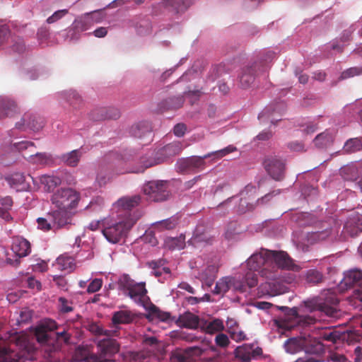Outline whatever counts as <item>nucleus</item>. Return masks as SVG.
<instances>
[{"mask_svg": "<svg viewBox=\"0 0 362 362\" xmlns=\"http://www.w3.org/2000/svg\"><path fill=\"white\" fill-rule=\"evenodd\" d=\"M59 309L61 313H66L72 311L71 302L66 300L65 298L60 297L59 298Z\"/></svg>", "mask_w": 362, "mask_h": 362, "instance_id": "obj_56", "label": "nucleus"}, {"mask_svg": "<svg viewBox=\"0 0 362 362\" xmlns=\"http://www.w3.org/2000/svg\"><path fill=\"white\" fill-rule=\"evenodd\" d=\"M254 67H247L244 69L240 76V83L242 88H246L250 86L254 81L253 73L255 71Z\"/></svg>", "mask_w": 362, "mask_h": 362, "instance_id": "obj_39", "label": "nucleus"}, {"mask_svg": "<svg viewBox=\"0 0 362 362\" xmlns=\"http://www.w3.org/2000/svg\"><path fill=\"white\" fill-rule=\"evenodd\" d=\"M329 233V231L327 230L323 231H315L307 233L306 234L303 235V237L307 239L308 244H314L318 241L325 240L328 238Z\"/></svg>", "mask_w": 362, "mask_h": 362, "instance_id": "obj_40", "label": "nucleus"}, {"mask_svg": "<svg viewBox=\"0 0 362 362\" xmlns=\"http://www.w3.org/2000/svg\"><path fill=\"white\" fill-rule=\"evenodd\" d=\"M142 191L146 199L153 202H163L168 199V183L163 180H153L145 183Z\"/></svg>", "mask_w": 362, "mask_h": 362, "instance_id": "obj_9", "label": "nucleus"}, {"mask_svg": "<svg viewBox=\"0 0 362 362\" xmlns=\"http://www.w3.org/2000/svg\"><path fill=\"white\" fill-rule=\"evenodd\" d=\"M341 173L346 180H356L362 175V163H354L341 169Z\"/></svg>", "mask_w": 362, "mask_h": 362, "instance_id": "obj_26", "label": "nucleus"}, {"mask_svg": "<svg viewBox=\"0 0 362 362\" xmlns=\"http://www.w3.org/2000/svg\"><path fill=\"white\" fill-rule=\"evenodd\" d=\"M239 205L237 209V211L239 213H244L247 210H251L253 208L252 203L249 202L246 199H243L240 197L239 199Z\"/></svg>", "mask_w": 362, "mask_h": 362, "instance_id": "obj_59", "label": "nucleus"}, {"mask_svg": "<svg viewBox=\"0 0 362 362\" xmlns=\"http://www.w3.org/2000/svg\"><path fill=\"white\" fill-rule=\"evenodd\" d=\"M141 198L138 195H134L132 197H123L119 199L115 203L113 204L112 210H115L117 212V215L123 214H138L139 215V218L141 214L140 212H134L130 213V211L132 208L136 206L140 203Z\"/></svg>", "mask_w": 362, "mask_h": 362, "instance_id": "obj_14", "label": "nucleus"}, {"mask_svg": "<svg viewBox=\"0 0 362 362\" xmlns=\"http://www.w3.org/2000/svg\"><path fill=\"white\" fill-rule=\"evenodd\" d=\"M131 134L137 138H145L147 142L152 141L151 128L146 122H142L133 125L130 130Z\"/></svg>", "mask_w": 362, "mask_h": 362, "instance_id": "obj_23", "label": "nucleus"}, {"mask_svg": "<svg viewBox=\"0 0 362 362\" xmlns=\"http://www.w3.org/2000/svg\"><path fill=\"white\" fill-rule=\"evenodd\" d=\"M150 267L153 269L152 273L156 276H160L162 274H169L170 269L168 267L163 266V262L162 260L158 262L153 261L149 263Z\"/></svg>", "mask_w": 362, "mask_h": 362, "instance_id": "obj_46", "label": "nucleus"}, {"mask_svg": "<svg viewBox=\"0 0 362 362\" xmlns=\"http://www.w3.org/2000/svg\"><path fill=\"white\" fill-rule=\"evenodd\" d=\"M257 194V188L252 185H247L243 190L240 192V196L247 201L255 199Z\"/></svg>", "mask_w": 362, "mask_h": 362, "instance_id": "obj_50", "label": "nucleus"}, {"mask_svg": "<svg viewBox=\"0 0 362 362\" xmlns=\"http://www.w3.org/2000/svg\"><path fill=\"white\" fill-rule=\"evenodd\" d=\"M182 149V146L180 142L175 141L171 143L164 148V151L170 156L176 155L179 153Z\"/></svg>", "mask_w": 362, "mask_h": 362, "instance_id": "obj_53", "label": "nucleus"}, {"mask_svg": "<svg viewBox=\"0 0 362 362\" xmlns=\"http://www.w3.org/2000/svg\"><path fill=\"white\" fill-rule=\"evenodd\" d=\"M362 74V69L360 67H351L344 71L340 76L341 79H346Z\"/></svg>", "mask_w": 362, "mask_h": 362, "instance_id": "obj_55", "label": "nucleus"}, {"mask_svg": "<svg viewBox=\"0 0 362 362\" xmlns=\"http://www.w3.org/2000/svg\"><path fill=\"white\" fill-rule=\"evenodd\" d=\"M49 215H54V211H51L48 212L45 217H40L37 219V228L44 230L48 231L54 228H59L65 226L66 225H59L57 220L54 217H49Z\"/></svg>", "mask_w": 362, "mask_h": 362, "instance_id": "obj_25", "label": "nucleus"}, {"mask_svg": "<svg viewBox=\"0 0 362 362\" xmlns=\"http://www.w3.org/2000/svg\"><path fill=\"white\" fill-rule=\"evenodd\" d=\"M98 347L104 356H111L119 351V344L116 340L109 338L100 339L98 343Z\"/></svg>", "mask_w": 362, "mask_h": 362, "instance_id": "obj_24", "label": "nucleus"}, {"mask_svg": "<svg viewBox=\"0 0 362 362\" xmlns=\"http://www.w3.org/2000/svg\"><path fill=\"white\" fill-rule=\"evenodd\" d=\"M334 132L332 130H326L319 134L313 140L315 146L317 148H326L334 141Z\"/></svg>", "mask_w": 362, "mask_h": 362, "instance_id": "obj_28", "label": "nucleus"}, {"mask_svg": "<svg viewBox=\"0 0 362 362\" xmlns=\"http://www.w3.org/2000/svg\"><path fill=\"white\" fill-rule=\"evenodd\" d=\"M76 355H81V359H85L87 361V362H115L114 361L109 360V359H103L102 358H98V356L95 355H92L89 356V352L88 351L83 348L78 346L76 351ZM131 362H149L148 360L146 358H143L142 360H136L134 359Z\"/></svg>", "mask_w": 362, "mask_h": 362, "instance_id": "obj_29", "label": "nucleus"}, {"mask_svg": "<svg viewBox=\"0 0 362 362\" xmlns=\"http://www.w3.org/2000/svg\"><path fill=\"white\" fill-rule=\"evenodd\" d=\"M284 109L285 105L283 103L268 105L259 113L258 118L261 122L268 119L270 120L272 124H275L281 119L278 116L281 115Z\"/></svg>", "mask_w": 362, "mask_h": 362, "instance_id": "obj_18", "label": "nucleus"}, {"mask_svg": "<svg viewBox=\"0 0 362 362\" xmlns=\"http://www.w3.org/2000/svg\"><path fill=\"white\" fill-rule=\"evenodd\" d=\"M117 280L118 288L125 295L129 296L135 303L144 307L147 311L146 318L152 322H168L170 315L167 312L159 310L156 305L150 302L147 296V290L145 288L144 282L136 283L131 277L126 274L119 276L118 278L111 275V279Z\"/></svg>", "mask_w": 362, "mask_h": 362, "instance_id": "obj_2", "label": "nucleus"}, {"mask_svg": "<svg viewBox=\"0 0 362 362\" xmlns=\"http://www.w3.org/2000/svg\"><path fill=\"white\" fill-rule=\"evenodd\" d=\"M86 13L88 14L90 20H92L91 23L93 25L95 23L101 22L105 18V14L100 10H96Z\"/></svg>", "mask_w": 362, "mask_h": 362, "instance_id": "obj_57", "label": "nucleus"}, {"mask_svg": "<svg viewBox=\"0 0 362 362\" xmlns=\"http://www.w3.org/2000/svg\"><path fill=\"white\" fill-rule=\"evenodd\" d=\"M6 180L11 188L17 192L26 191L29 189V183L25 176L21 173H14L6 177Z\"/></svg>", "mask_w": 362, "mask_h": 362, "instance_id": "obj_20", "label": "nucleus"}, {"mask_svg": "<svg viewBox=\"0 0 362 362\" xmlns=\"http://www.w3.org/2000/svg\"><path fill=\"white\" fill-rule=\"evenodd\" d=\"M197 351V347H189L185 350H175L171 357L173 362H192V356Z\"/></svg>", "mask_w": 362, "mask_h": 362, "instance_id": "obj_27", "label": "nucleus"}, {"mask_svg": "<svg viewBox=\"0 0 362 362\" xmlns=\"http://www.w3.org/2000/svg\"><path fill=\"white\" fill-rule=\"evenodd\" d=\"M12 204L13 201L10 197H0V217L6 221H9L11 219L8 210L11 208Z\"/></svg>", "mask_w": 362, "mask_h": 362, "instance_id": "obj_34", "label": "nucleus"}, {"mask_svg": "<svg viewBox=\"0 0 362 362\" xmlns=\"http://www.w3.org/2000/svg\"><path fill=\"white\" fill-rule=\"evenodd\" d=\"M264 168L269 175L276 180H280L284 175V163L278 157H268L265 159Z\"/></svg>", "mask_w": 362, "mask_h": 362, "instance_id": "obj_15", "label": "nucleus"}, {"mask_svg": "<svg viewBox=\"0 0 362 362\" xmlns=\"http://www.w3.org/2000/svg\"><path fill=\"white\" fill-rule=\"evenodd\" d=\"M218 268L219 264L216 259L208 261L202 265L196 276L202 281L203 286L211 287L216 278Z\"/></svg>", "mask_w": 362, "mask_h": 362, "instance_id": "obj_13", "label": "nucleus"}, {"mask_svg": "<svg viewBox=\"0 0 362 362\" xmlns=\"http://www.w3.org/2000/svg\"><path fill=\"white\" fill-rule=\"evenodd\" d=\"M103 285V281L100 279H93L88 285L87 291L89 293H93L98 291Z\"/></svg>", "mask_w": 362, "mask_h": 362, "instance_id": "obj_60", "label": "nucleus"}, {"mask_svg": "<svg viewBox=\"0 0 362 362\" xmlns=\"http://www.w3.org/2000/svg\"><path fill=\"white\" fill-rule=\"evenodd\" d=\"M215 341L217 346L220 347H226L229 344V339L225 334H218L215 337Z\"/></svg>", "mask_w": 362, "mask_h": 362, "instance_id": "obj_61", "label": "nucleus"}, {"mask_svg": "<svg viewBox=\"0 0 362 362\" xmlns=\"http://www.w3.org/2000/svg\"><path fill=\"white\" fill-rule=\"evenodd\" d=\"M318 338L319 339L334 342L338 338V335L329 329H325L320 331Z\"/></svg>", "mask_w": 362, "mask_h": 362, "instance_id": "obj_51", "label": "nucleus"}, {"mask_svg": "<svg viewBox=\"0 0 362 362\" xmlns=\"http://www.w3.org/2000/svg\"><path fill=\"white\" fill-rule=\"evenodd\" d=\"M278 309L285 311V315L274 321L279 332L283 333L284 330H289L298 324L308 325L314 323L316 318L314 315L300 316L296 308H288L284 306H277Z\"/></svg>", "mask_w": 362, "mask_h": 362, "instance_id": "obj_5", "label": "nucleus"}, {"mask_svg": "<svg viewBox=\"0 0 362 362\" xmlns=\"http://www.w3.org/2000/svg\"><path fill=\"white\" fill-rule=\"evenodd\" d=\"M139 219V215L138 214H121L115 216L112 214L110 217L101 221L102 233L109 243H118L124 240L129 231Z\"/></svg>", "mask_w": 362, "mask_h": 362, "instance_id": "obj_3", "label": "nucleus"}, {"mask_svg": "<svg viewBox=\"0 0 362 362\" xmlns=\"http://www.w3.org/2000/svg\"><path fill=\"white\" fill-rule=\"evenodd\" d=\"M180 322L185 327L196 329L199 326L198 317L191 313L184 315L180 318Z\"/></svg>", "mask_w": 362, "mask_h": 362, "instance_id": "obj_42", "label": "nucleus"}, {"mask_svg": "<svg viewBox=\"0 0 362 362\" xmlns=\"http://www.w3.org/2000/svg\"><path fill=\"white\" fill-rule=\"evenodd\" d=\"M68 13L66 9H62L55 11L51 16L47 19V22L49 24L53 23L58 20L61 19Z\"/></svg>", "mask_w": 362, "mask_h": 362, "instance_id": "obj_62", "label": "nucleus"}, {"mask_svg": "<svg viewBox=\"0 0 362 362\" xmlns=\"http://www.w3.org/2000/svg\"><path fill=\"white\" fill-rule=\"evenodd\" d=\"M261 351L260 349L254 350V346L252 344H245L242 346H238L235 349V356L239 360L243 362H248L251 360L254 354H259Z\"/></svg>", "mask_w": 362, "mask_h": 362, "instance_id": "obj_22", "label": "nucleus"}, {"mask_svg": "<svg viewBox=\"0 0 362 362\" xmlns=\"http://www.w3.org/2000/svg\"><path fill=\"white\" fill-rule=\"evenodd\" d=\"M362 279V270L356 269H351L344 273V278L339 283V289L341 291L348 289L354 284H358Z\"/></svg>", "mask_w": 362, "mask_h": 362, "instance_id": "obj_21", "label": "nucleus"}, {"mask_svg": "<svg viewBox=\"0 0 362 362\" xmlns=\"http://www.w3.org/2000/svg\"><path fill=\"white\" fill-rule=\"evenodd\" d=\"M211 156V153L204 155V156H192L189 157V164L191 166V170L194 168H200L204 165V159L209 158Z\"/></svg>", "mask_w": 362, "mask_h": 362, "instance_id": "obj_54", "label": "nucleus"}, {"mask_svg": "<svg viewBox=\"0 0 362 362\" xmlns=\"http://www.w3.org/2000/svg\"><path fill=\"white\" fill-rule=\"evenodd\" d=\"M113 178L112 173L100 170L96 177V182L100 187L105 186Z\"/></svg>", "mask_w": 362, "mask_h": 362, "instance_id": "obj_49", "label": "nucleus"}, {"mask_svg": "<svg viewBox=\"0 0 362 362\" xmlns=\"http://www.w3.org/2000/svg\"><path fill=\"white\" fill-rule=\"evenodd\" d=\"M209 240V236L204 233L201 232V229L199 227L197 228L193 236L189 240V243L192 245L197 246L198 244L205 242L207 243Z\"/></svg>", "mask_w": 362, "mask_h": 362, "instance_id": "obj_48", "label": "nucleus"}, {"mask_svg": "<svg viewBox=\"0 0 362 362\" xmlns=\"http://www.w3.org/2000/svg\"><path fill=\"white\" fill-rule=\"evenodd\" d=\"M15 110L16 105L13 100L0 97V118L11 115Z\"/></svg>", "mask_w": 362, "mask_h": 362, "instance_id": "obj_33", "label": "nucleus"}, {"mask_svg": "<svg viewBox=\"0 0 362 362\" xmlns=\"http://www.w3.org/2000/svg\"><path fill=\"white\" fill-rule=\"evenodd\" d=\"M34 144L28 141H21L11 144L9 146L5 147L4 155L11 158V160L16 158V154L20 153L22 156L27 159L29 156L25 151L28 150L30 153H34Z\"/></svg>", "mask_w": 362, "mask_h": 362, "instance_id": "obj_16", "label": "nucleus"}, {"mask_svg": "<svg viewBox=\"0 0 362 362\" xmlns=\"http://www.w3.org/2000/svg\"><path fill=\"white\" fill-rule=\"evenodd\" d=\"M57 328V323L51 319H45L35 327V336L40 344H46L49 341L48 331H52Z\"/></svg>", "mask_w": 362, "mask_h": 362, "instance_id": "obj_19", "label": "nucleus"}, {"mask_svg": "<svg viewBox=\"0 0 362 362\" xmlns=\"http://www.w3.org/2000/svg\"><path fill=\"white\" fill-rule=\"evenodd\" d=\"M235 151L236 148L235 146L229 145L221 150L211 152V156H215L217 158H220Z\"/></svg>", "mask_w": 362, "mask_h": 362, "instance_id": "obj_58", "label": "nucleus"}, {"mask_svg": "<svg viewBox=\"0 0 362 362\" xmlns=\"http://www.w3.org/2000/svg\"><path fill=\"white\" fill-rule=\"evenodd\" d=\"M167 7L172 8L177 13L185 11L190 5V0H165Z\"/></svg>", "mask_w": 362, "mask_h": 362, "instance_id": "obj_37", "label": "nucleus"}, {"mask_svg": "<svg viewBox=\"0 0 362 362\" xmlns=\"http://www.w3.org/2000/svg\"><path fill=\"white\" fill-rule=\"evenodd\" d=\"M11 250L16 255L15 259L6 257V262L11 265H18L20 262L19 259L27 256L30 252V243L23 237L17 236L13 238L12 241Z\"/></svg>", "mask_w": 362, "mask_h": 362, "instance_id": "obj_11", "label": "nucleus"}, {"mask_svg": "<svg viewBox=\"0 0 362 362\" xmlns=\"http://www.w3.org/2000/svg\"><path fill=\"white\" fill-rule=\"evenodd\" d=\"M27 160L33 164L40 165H47L52 160L50 156L46 153L30 154L28 156Z\"/></svg>", "mask_w": 362, "mask_h": 362, "instance_id": "obj_38", "label": "nucleus"}, {"mask_svg": "<svg viewBox=\"0 0 362 362\" xmlns=\"http://www.w3.org/2000/svg\"><path fill=\"white\" fill-rule=\"evenodd\" d=\"M317 346L316 339L310 334L287 339L284 344L287 353L296 354L300 351H313Z\"/></svg>", "mask_w": 362, "mask_h": 362, "instance_id": "obj_10", "label": "nucleus"}, {"mask_svg": "<svg viewBox=\"0 0 362 362\" xmlns=\"http://www.w3.org/2000/svg\"><path fill=\"white\" fill-rule=\"evenodd\" d=\"M361 149L362 142L358 138L350 139L344 145V151L348 153H355Z\"/></svg>", "mask_w": 362, "mask_h": 362, "instance_id": "obj_44", "label": "nucleus"}, {"mask_svg": "<svg viewBox=\"0 0 362 362\" xmlns=\"http://www.w3.org/2000/svg\"><path fill=\"white\" fill-rule=\"evenodd\" d=\"M134 319V315L131 311L122 310L115 312L112 318V323L115 325L119 324H127L131 322Z\"/></svg>", "mask_w": 362, "mask_h": 362, "instance_id": "obj_32", "label": "nucleus"}, {"mask_svg": "<svg viewBox=\"0 0 362 362\" xmlns=\"http://www.w3.org/2000/svg\"><path fill=\"white\" fill-rule=\"evenodd\" d=\"M178 224V219L175 216L164 219L152 223V228L155 231L173 229Z\"/></svg>", "mask_w": 362, "mask_h": 362, "instance_id": "obj_31", "label": "nucleus"}, {"mask_svg": "<svg viewBox=\"0 0 362 362\" xmlns=\"http://www.w3.org/2000/svg\"><path fill=\"white\" fill-rule=\"evenodd\" d=\"M16 340V346L19 347L23 352L20 354L10 348H7L0 341V362H21L23 358L32 360L33 357L30 353L31 349L28 341L23 335L17 336L13 338Z\"/></svg>", "mask_w": 362, "mask_h": 362, "instance_id": "obj_6", "label": "nucleus"}, {"mask_svg": "<svg viewBox=\"0 0 362 362\" xmlns=\"http://www.w3.org/2000/svg\"><path fill=\"white\" fill-rule=\"evenodd\" d=\"M86 13L76 17L67 33V38L70 41H76L80 38V33L89 30L92 23Z\"/></svg>", "mask_w": 362, "mask_h": 362, "instance_id": "obj_12", "label": "nucleus"}, {"mask_svg": "<svg viewBox=\"0 0 362 362\" xmlns=\"http://www.w3.org/2000/svg\"><path fill=\"white\" fill-rule=\"evenodd\" d=\"M202 329L208 334H214L221 332L224 329L223 320L220 319H214L211 321H205L200 325Z\"/></svg>", "mask_w": 362, "mask_h": 362, "instance_id": "obj_30", "label": "nucleus"}, {"mask_svg": "<svg viewBox=\"0 0 362 362\" xmlns=\"http://www.w3.org/2000/svg\"><path fill=\"white\" fill-rule=\"evenodd\" d=\"M162 160L160 159H155L152 158L151 157L148 158H141V165L138 168L132 170L133 173H143L145 169L150 168L151 166L156 165L158 163H160Z\"/></svg>", "mask_w": 362, "mask_h": 362, "instance_id": "obj_45", "label": "nucleus"}, {"mask_svg": "<svg viewBox=\"0 0 362 362\" xmlns=\"http://www.w3.org/2000/svg\"><path fill=\"white\" fill-rule=\"evenodd\" d=\"M56 266L62 271L69 272L74 269V263L71 257L61 256L57 258Z\"/></svg>", "mask_w": 362, "mask_h": 362, "instance_id": "obj_43", "label": "nucleus"}, {"mask_svg": "<svg viewBox=\"0 0 362 362\" xmlns=\"http://www.w3.org/2000/svg\"><path fill=\"white\" fill-rule=\"evenodd\" d=\"M306 279L310 283L317 284L322 281V274L315 269H310L307 271Z\"/></svg>", "mask_w": 362, "mask_h": 362, "instance_id": "obj_52", "label": "nucleus"}, {"mask_svg": "<svg viewBox=\"0 0 362 362\" xmlns=\"http://www.w3.org/2000/svg\"><path fill=\"white\" fill-rule=\"evenodd\" d=\"M187 131V127L183 123L177 124L173 129L174 134L176 136L182 137L185 135Z\"/></svg>", "mask_w": 362, "mask_h": 362, "instance_id": "obj_64", "label": "nucleus"}, {"mask_svg": "<svg viewBox=\"0 0 362 362\" xmlns=\"http://www.w3.org/2000/svg\"><path fill=\"white\" fill-rule=\"evenodd\" d=\"M360 233H362V215L354 212L346 221L342 233L344 237H355Z\"/></svg>", "mask_w": 362, "mask_h": 362, "instance_id": "obj_17", "label": "nucleus"}, {"mask_svg": "<svg viewBox=\"0 0 362 362\" xmlns=\"http://www.w3.org/2000/svg\"><path fill=\"white\" fill-rule=\"evenodd\" d=\"M305 303L306 308L310 312L320 310L332 318H338L341 316L340 310L339 309V299L334 294L329 293L323 302L313 300Z\"/></svg>", "mask_w": 362, "mask_h": 362, "instance_id": "obj_7", "label": "nucleus"}, {"mask_svg": "<svg viewBox=\"0 0 362 362\" xmlns=\"http://www.w3.org/2000/svg\"><path fill=\"white\" fill-rule=\"evenodd\" d=\"M79 201V194L71 188L57 189L51 197L54 215L49 217L56 218L59 225L71 223V210L75 209Z\"/></svg>", "mask_w": 362, "mask_h": 362, "instance_id": "obj_4", "label": "nucleus"}, {"mask_svg": "<svg viewBox=\"0 0 362 362\" xmlns=\"http://www.w3.org/2000/svg\"><path fill=\"white\" fill-rule=\"evenodd\" d=\"M177 168L179 171L181 172L191 170V166L189 164V157L180 159L177 163Z\"/></svg>", "mask_w": 362, "mask_h": 362, "instance_id": "obj_63", "label": "nucleus"}, {"mask_svg": "<svg viewBox=\"0 0 362 362\" xmlns=\"http://www.w3.org/2000/svg\"><path fill=\"white\" fill-rule=\"evenodd\" d=\"M59 100H65L71 104L79 99L78 93L74 90H64L58 93Z\"/></svg>", "mask_w": 362, "mask_h": 362, "instance_id": "obj_47", "label": "nucleus"}, {"mask_svg": "<svg viewBox=\"0 0 362 362\" xmlns=\"http://www.w3.org/2000/svg\"><path fill=\"white\" fill-rule=\"evenodd\" d=\"M247 270L245 272L246 273ZM245 275L243 280L240 278L232 277V276H224L221 278L216 284V286L214 290V293L218 295H223L228 292L230 289H233L234 291L244 293L247 296L249 293V288L245 281Z\"/></svg>", "mask_w": 362, "mask_h": 362, "instance_id": "obj_8", "label": "nucleus"}, {"mask_svg": "<svg viewBox=\"0 0 362 362\" xmlns=\"http://www.w3.org/2000/svg\"><path fill=\"white\" fill-rule=\"evenodd\" d=\"M247 269L245 279L249 288H254L258 284L257 272L262 277L272 281L261 284L258 287L260 296H276L286 293L288 288L276 279L278 269L299 270V267L294 264L288 255L283 252L271 251L262 249L259 252L252 255L243 266Z\"/></svg>", "mask_w": 362, "mask_h": 362, "instance_id": "obj_1", "label": "nucleus"}, {"mask_svg": "<svg viewBox=\"0 0 362 362\" xmlns=\"http://www.w3.org/2000/svg\"><path fill=\"white\" fill-rule=\"evenodd\" d=\"M40 182L44 189L50 191L61 184V179L55 175H43L40 177Z\"/></svg>", "mask_w": 362, "mask_h": 362, "instance_id": "obj_35", "label": "nucleus"}, {"mask_svg": "<svg viewBox=\"0 0 362 362\" xmlns=\"http://www.w3.org/2000/svg\"><path fill=\"white\" fill-rule=\"evenodd\" d=\"M81 156V153L79 150H74L69 153L63 154L62 156V160L68 165L74 167L77 165L80 158Z\"/></svg>", "mask_w": 362, "mask_h": 362, "instance_id": "obj_41", "label": "nucleus"}, {"mask_svg": "<svg viewBox=\"0 0 362 362\" xmlns=\"http://www.w3.org/2000/svg\"><path fill=\"white\" fill-rule=\"evenodd\" d=\"M164 245L170 250H181L185 245V237L180 235L176 238H166L164 240Z\"/></svg>", "mask_w": 362, "mask_h": 362, "instance_id": "obj_36", "label": "nucleus"}]
</instances>
